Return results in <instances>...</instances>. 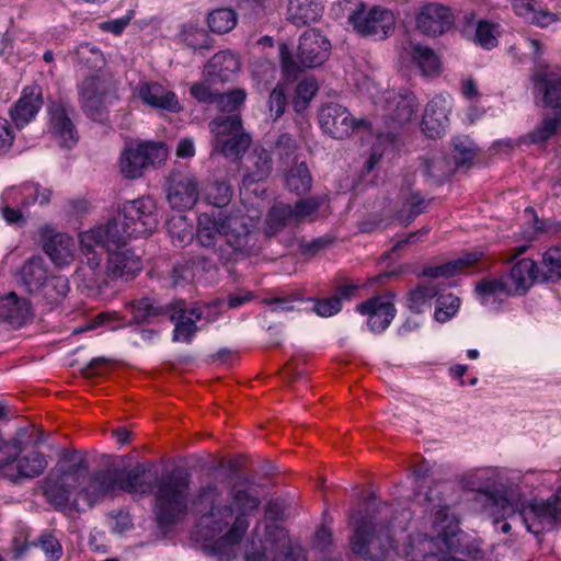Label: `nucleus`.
Instances as JSON below:
<instances>
[{"label": "nucleus", "instance_id": "nucleus-1", "mask_svg": "<svg viewBox=\"0 0 561 561\" xmlns=\"http://www.w3.org/2000/svg\"><path fill=\"white\" fill-rule=\"evenodd\" d=\"M196 238L203 248L211 251L197 261L207 272L217 270L218 264H230L237 256L248 255L252 249L247 217L226 215L222 210L217 215L202 213L198 216Z\"/></svg>", "mask_w": 561, "mask_h": 561}, {"label": "nucleus", "instance_id": "nucleus-2", "mask_svg": "<svg viewBox=\"0 0 561 561\" xmlns=\"http://www.w3.org/2000/svg\"><path fill=\"white\" fill-rule=\"evenodd\" d=\"M533 53L534 67L530 81L537 105L554 111L552 117H545L536 129L528 134L531 144H542L550 139L561 125V69L541 58L542 45L538 39H528Z\"/></svg>", "mask_w": 561, "mask_h": 561}, {"label": "nucleus", "instance_id": "nucleus-3", "mask_svg": "<svg viewBox=\"0 0 561 561\" xmlns=\"http://www.w3.org/2000/svg\"><path fill=\"white\" fill-rule=\"evenodd\" d=\"M190 484V476L181 469L158 479L153 513L159 528L172 527L186 515Z\"/></svg>", "mask_w": 561, "mask_h": 561}, {"label": "nucleus", "instance_id": "nucleus-4", "mask_svg": "<svg viewBox=\"0 0 561 561\" xmlns=\"http://www.w3.org/2000/svg\"><path fill=\"white\" fill-rule=\"evenodd\" d=\"M61 460L67 465L57 463L43 481V494L57 510L67 507L89 471L87 458L77 451L64 450Z\"/></svg>", "mask_w": 561, "mask_h": 561}, {"label": "nucleus", "instance_id": "nucleus-5", "mask_svg": "<svg viewBox=\"0 0 561 561\" xmlns=\"http://www.w3.org/2000/svg\"><path fill=\"white\" fill-rule=\"evenodd\" d=\"M465 483L474 492L473 501L485 515L505 517L514 514L515 504L508 499L507 486L495 470L478 469L466 478Z\"/></svg>", "mask_w": 561, "mask_h": 561}, {"label": "nucleus", "instance_id": "nucleus-6", "mask_svg": "<svg viewBox=\"0 0 561 561\" xmlns=\"http://www.w3.org/2000/svg\"><path fill=\"white\" fill-rule=\"evenodd\" d=\"M560 492L561 486L557 488L553 500H531L522 503L519 507L515 505V512L510 516H490L493 518L495 529L502 534H508L512 526L506 522L507 518L520 522L529 533L536 536L553 529L561 516L558 503Z\"/></svg>", "mask_w": 561, "mask_h": 561}, {"label": "nucleus", "instance_id": "nucleus-7", "mask_svg": "<svg viewBox=\"0 0 561 561\" xmlns=\"http://www.w3.org/2000/svg\"><path fill=\"white\" fill-rule=\"evenodd\" d=\"M330 50V41L316 28H310L300 36L297 51L298 61L295 60L286 45H280L279 56L284 78L287 81H295L304 68L321 66L328 59Z\"/></svg>", "mask_w": 561, "mask_h": 561}, {"label": "nucleus", "instance_id": "nucleus-8", "mask_svg": "<svg viewBox=\"0 0 561 561\" xmlns=\"http://www.w3.org/2000/svg\"><path fill=\"white\" fill-rule=\"evenodd\" d=\"M396 540L390 526L376 524L373 516L365 515L356 520L351 538L353 553L368 561H385L396 553Z\"/></svg>", "mask_w": 561, "mask_h": 561}, {"label": "nucleus", "instance_id": "nucleus-9", "mask_svg": "<svg viewBox=\"0 0 561 561\" xmlns=\"http://www.w3.org/2000/svg\"><path fill=\"white\" fill-rule=\"evenodd\" d=\"M508 279L515 295H524L535 280L558 282L561 279V248L556 245L546 251L540 265L522 259L511 267Z\"/></svg>", "mask_w": 561, "mask_h": 561}, {"label": "nucleus", "instance_id": "nucleus-10", "mask_svg": "<svg viewBox=\"0 0 561 561\" xmlns=\"http://www.w3.org/2000/svg\"><path fill=\"white\" fill-rule=\"evenodd\" d=\"M229 499V504H231L233 510H237V515L236 517L233 516L230 526L224 531V535L211 546V550L215 554H222L220 550L222 546L232 547L242 541L250 526L248 516L255 512L261 505V499L256 494L242 488L239 483L231 485Z\"/></svg>", "mask_w": 561, "mask_h": 561}, {"label": "nucleus", "instance_id": "nucleus-11", "mask_svg": "<svg viewBox=\"0 0 561 561\" xmlns=\"http://www.w3.org/2000/svg\"><path fill=\"white\" fill-rule=\"evenodd\" d=\"M21 283L31 295H41L49 300L67 296L69 283L65 276L49 274L42 256L30 257L22 266Z\"/></svg>", "mask_w": 561, "mask_h": 561}, {"label": "nucleus", "instance_id": "nucleus-12", "mask_svg": "<svg viewBox=\"0 0 561 561\" xmlns=\"http://www.w3.org/2000/svg\"><path fill=\"white\" fill-rule=\"evenodd\" d=\"M168 156L164 144L140 141L127 144L119 157V170L125 179L137 180L150 168L162 163Z\"/></svg>", "mask_w": 561, "mask_h": 561}, {"label": "nucleus", "instance_id": "nucleus-13", "mask_svg": "<svg viewBox=\"0 0 561 561\" xmlns=\"http://www.w3.org/2000/svg\"><path fill=\"white\" fill-rule=\"evenodd\" d=\"M222 489L214 482L202 485L192 504L202 514V518L211 520V536L222 534L230 526L234 512L231 504H222Z\"/></svg>", "mask_w": 561, "mask_h": 561}, {"label": "nucleus", "instance_id": "nucleus-14", "mask_svg": "<svg viewBox=\"0 0 561 561\" xmlns=\"http://www.w3.org/2000/svg\"><path fill=\"white\" fill-rule=\"evenodd\" d=\"M322 203V197L311 196L300 198L294 205L286 203L273 205L266 219L267 234H275L290 224L298 225L307 220L313 221Z\"/></svg>", "mask_w": 561, "mask_h": 561}, {"label": "nucleus", "instance_id": "nucleus-15", "mask_svg": "<svg viewBox=\"0 0 561 561\" xmlns=\"http://www.w3.org/2000/svg\"><path fill=\"white\" fill-rule=\"evenodd\" d=\"M348 22L358 34L379 41L387 38L394 27V18L389 10L367 9L363 2L350 14Z\"/></svg>", "mask_w": 561, "mask_h": 561}, {"label": "nucleus", "instance_id": "nucleus-16", "mask_svg": "<svg viewBox=\"0 0 561 561\" xmlns=\"http://www.w3.org/2000/svg\"><path fill=\"white\" fill-rule=\"evenodd\" d=\"M118 211L135 238L151 234L159 225L157 204L150 196L126 201L118 207Z\"/></svg>", "mask_w": 561, "mask_h": 561}, {"label": "nucleus", "instance_id": "nucleus-17", "mask_svg": "<svg viewBox=\"0 0 561 561\" xmlns=\"http://www.w3.org/2000/svg\"><path fill=\"white\" fill-rule=\"evenodd\" d=\"M319 124L322 130L334 139H345L354 131L369 126L367 121L353 118L345 106L333 102L321 107Z\"/></svg>", "mask_w": 561, "mask_h": 561}, {"label": "nucleus", "instance_id": "nucleus-18", "mask_svg": "<svg viewBox=\"0 0 561 561\" xmlns=\"http://www.w3.org/2000/svg\"><path fill=\"white\" fill-rule=\"evenodd\" d=\"M393 295H376L356 306V311L367 317V327L370 332L380 334L385 332L397 314Z\"/></svg>", "mask_w": 561, "mask_h": 561}, {"label": "nucleus", "instance_id": "nucleus-19", "mask_svg": "<svg viewBox=\"0 0 561 561\" xmlns=\"http://www.w3.org/2000/svg\"><path fill=\"white\" fill-rule=\"evenodd\" d=\"M130 238H135V236L125 225L119 213L117 217L108 219L104 226L84 231L85 242L94 241L100 249H106L107 253L125 247Z\"/></svg>", "mask_w": 561, "mask_h": 561}, {"label": "nucleus", "instance_id": "nucleus-20", "mask_svg": "<svg viewBox=\"0 0 561 561\" xmlns=\"http://www.w3.org/2000/svg\"><path fill=\"white\" fill-rule=\"evenodd\" d=\"M461 34L484 50H492L499 45L502 34L501 25L486 19H477L474 11L463 13Z\"/></svg>", "mask_w": 561, "mask_h": 561}, {"label": "nucleus", "instance_id": "nucleus-21", "mask_svg": "<svg viewBox=\"0 0 561 561\" xmlns=\"http://www.w3.org/2000/svg\"><path fill=\"white\" fill-rule=\"evenodd\" d=\"M198 184L192 174L183 172L171 174L167 198L173 209H191L198 201Z\"/></svg>", "mask_w": 561, "mask_h": 561}, {"label": "nucleus", "instance_id": "nucleus-22", "mask_svg": "<svg viewBox=\"0 0 561 561\" xmlns=\"http://www.w3.org/2000/svg\"><path fill=\"white\" fill-rule=\"evenodd\" d=\"M454 22L455 18L451 10L440 3L425 4L416 15L417 30L422 34L433 37L447 32Z\"/></svg>", "mask_w": 561, "mask_h": 561}, {"label": "nucleus", "instance_id": "nucleus-23", "mask_svg": "<svg viewBox=\"0 0 561 561\" xmlns=\"http://www.w3.org/2000/svg\"><path fill=\"white\" fill-rule=\"evenodd\" d=\"M119 468L106 467L94 471L88 483L80 489L79 495L83 496L92 506L104 496L118 490Z\"/></svg>", "mask_w": 561, "mask_h": 561}, {"label": "nucleus", "instance_id": "nucleus-24", "mask_svg": "<svg viewBox=\"0 0 561 561\" xmlns=\"http://www.w3.org/2000/svg\"><path fill=\"white\" fill-rule=\"evenodd\" d=\"M79 94L87 116L93 121H101L104 116L106 95L105 84L101 77L99 75L88 76L80 85Z\"/></svg>", "mask_w": 561, "mask_h": 561}, {"label": "nucleus", "instance_id": "nucleus-25", "mask_svg": "<svg viewBox=\"0 0 561 561\" xmlns=\"http://www.w3.org/2000/svg\"><path fill=\"white\" fill-rule=\"evenodd\" d=\"M449 102L443 95L434 96L425 106L422 118V131L428 138H438L449 125Z\"/></svg>", "mask_w": 561, "mask_h": 561}, {"label": "nucleus", "instance_id": "nucleus-26", "mask_svg": "<svg viewBox=\"0 0 561 561\" xmlns=\"http://www.w3.org/2000/svg\"><path fill=\"white\" fill-rule=\"evenodd\" d=\"M43 105L42 90L38 85L25 87L20 99L10 110L15 127L22 129L33 121Z\"/></svg>", "mask_w": 561, "mask_h": 561}, {"label": "nucleus", "instance_id": "nucleus-27", "mask_svg": "<svg viewBox=\"0 0 561 561\" xmlns=\"http://www.w3.org/2000/svg\"><path fill=\"white\" fill-rule=\"evenodd\" d=\"M84 240V232L80 234L81 252L85 257L84 278L88 286L102 289L107 285L106 271L102 268L103 254L106 249H100L94 241Z\"/></svg>", "mask_w": 561, "mask_h": 561}, {"label": "nucleus", "instance_id": "nucleus-28", "mask_svg": "<svg viewBox=\"0 0 561 561\" xmlns=\"http://www.w3.org/2000/svg\"><path fill=\"white\" fill-rule=\"evenodd\" d=\"M43 250L57 266L68 265L73 259V240L65 233H53L49 226L41 229Z\"/></svg>", "mask_w": 561, "mask_h": 561}, {"label": "nucleus", "instance_id": "nucleus-29", "mask_svg": "<svg viewBox=\"0 0 561 561\" xmlns=\"http://www.w3.org/2000/svg\"><path fill=\"white\" fill-rule=\"evenodd\" d=\"M49 128L60 145L71 148L78 141V131L69 117L66 106L60 102H53L48 106Z\"/></svg>", "mask_w": 561, "mask_h": 561}, {"label": "nucleus", "instance_id": "nucleus-30", "mask_svg": "<svg viewBox=\"0 0 561 561\" xmlns=\"http://www.w3.org/2000/svg\"><path fill=\"white\" fill-rule=\"evenodd\" d=\"M142 268L140 257L130 249L107 253L106 275L112 278H133Z\"/></svg>", "mask_w": 561, "mask_h": 561}, {"label": "nucleus", "instance_id": "nucleus-31", "mask_svg": "<svg viewBox=\"0 0 561 561\" xmlns=\"http://www.w3.org/2000/svg\"><path fill=\"white\" fill-rule=\"evenodd\" d=\"M33 317L30 300L20 298L13 291L0 300V319L14 328H20Z\"/></svg>", "mask_w": 561, "mask_h": 561}, {"label": "nucleus", "instance_id": "nucleus-32", "mask_svg": "<svg viewBox=\"0 0 561 561\" xmlns=\"http://www.w3.org/2000/svg\"><path fill=\"white\" fill-rule=\"evenodd\" d=\"M141 101L154 108L179 113L182 108L174 92L165 90L159 83H144L139 89Z\"/></svg>", "mask_w": 561, "mask_h": 561}, {"label": "nucleus", "instance_id": "nucleus-33", "mask_svg": "<svg viewBox=\"0 0 561 561\" xmlns=\"http://www.w3.org/2000/svg\"><path fill=\"white\" fill-rule=\"evenodd\" d=\"M168 317L174 323L172 341L191 344L199 328L194 323V319L187 316L185 302L172 304Z\"/></svg>", "mask_w": 561, "mask_h": 561}, {"label": "nucleus", "instance_id": "nucleus-34", "mask_svg": "<svg viewBox=\"0 0 561 561\" xmlns=\"http://www.w3.org/2000/svg\"><path fill=\"white\" fill-rule=\"evenodd\" d=\"M147 468L144 463H136L125 470L119 468L118 490L129 494H149L154 489V482L146 480Z\"/></svg>", "mask_w": 561, "mask_h": 561}, {"label": "nucleus", "instance_id": "nucleus-35", "mask_svg": "<svg viewBox=\"0 0 561 561\" xmlns=\"http://www.w3.org/2000/svg\"><path fill=\"white\" fill-rule=\"evenodd\" d=\"M419 108V102L413 92L405 91L387 100V112L391 121L399 125L409 123Z\"/></svg>", "mask_w": 561, "mask_h": 561}, {"label": "nucleus", "instance_id": "nucleus-36", "mask_svg": "<svg viewBox=\"0 0 561 561\" xmlns=\"http://www.w3.org/2000/svg\"><path fill=\"white\" fill-rule=\"evenodd\" d=\"M323 5L320 0H289L287 20L296 26H304L320 20Z\"/></svg>", "mask_w": 561, "mask_h": 561}, {"label": "nucleus", "instance_id": "nucleus-37", "mask_svg": "<svg viewBox=\"0 0 561 561\" xmlns=\"http://www.w3.org/2000/svg\"><path fill=\"white\" fill-rule=\"evenodd\" d=\"M252 138L248 133L234 136L213 138L211 152L219 153L229 160L240 159L249 149Z\"/></svg>", "mask_w": 561, "mask_h": 561}, {"label": "nucleus", "instance_id": "nucleus-38", "mask_svg": "<svg viewBox=\"0 0 561 561\" xmlns=\"http://www.w3.org/2000/svg\"><path fill=\"white\" fill-rule=\"evenodd\" d=\"M172 304L161 305L150 297H142L129 302L128 307L133 314V322L137 324L151 323L161 316H168Z\"/></svg>", "mask_w": 561, "mask_h": 561}, {"label": "nucleus", "instance_id": "nucleus-39", "mask_svg": "<svg viewBox=\"0 0 561 561\" xmlns=\"http://www.w3.org/2000/svg\"><path fill=\"white\" fill-rule=\"evenodd\" d=\"M512 5L515 13L530 24L547 27L558 21L556 13L543 9L535 0H513Z\"/></svg>", "mask_w": 561, "mask_h": 561}, {"label": "nucleus", "instance_id": "nucleus-40", "mask_svg": "<svg viewBox=\"0 0 561 561\" xmlns=\"http://www.w3.org/2000/svg\"><path fill=\"white\" fill-rule=\"evenodd\" d=\"M422 172L428 182L440 185L451 176L454 170L444 154L433 152L422 158Z\"/></svg>", "mask_w": 561, "mask_h": 561}, {"label": "nucleus", "instance_id": "nucleus-41", "mask_svg": "<svg viewBox=\"0 0 561 561\" xmlns=\"http://www.w3.org/2000/svg\"><path fill=\"white\" fill-rule=\"evenodd\" d=\"M207 71L211 77L221 82L230 79V76L240 68L238 58L229 50L216 53L207 62Z\"/></svg>", "mask_w": 561, "mask_h": 561}, {"label": "nucleus", "instance_id": "nucleus-42", "mask_svg": "<svg viewBox=\"0 0 561 561\" xmlns=\"http://www.w3.org/2000/svg\"><path fill=\"white\" fill-rule=\"evenodd\" d=\"M236 5L243 22L256 24L273 12L274 0H237Z\"/></svg>", "mask_w": 561, "mask_h": 561}, {"label": "nucleus", "instance_id": "nucleus-43", "mask_svg": "<svg viewBox=\"0 0 561 561\" xmlns=\"http://www.w3.org/2000/svg\"><path fill=\"white\" fill-rule=\"evenodd\" d=\"M428 203L430 201H426L420 192H411L403 197L402 207L396 213V219L403 227H408L425 211Z\"/></svg>", "mask_w": 561, "mask_h": 561}, {"label": "nucleus", "instance_id": "nucleus-44", "mask_svg": "<svg viewBox=\"0 0 561 561\" xmlns=\"http://www.w3.org/2000/svg\"><path fill=\"white\" fill-rule=\"evenodd\" d=\"M76 56L78 66L92 71V75H98L106 65L102 50L91 43L79 44Z\"/></svg>", "mask_w": 561, "mask_h": 561}, {"label": "nucleus", "instance_id": "nucleus-45", "mask_svg": "<svg viewBox=\"0 0 561 561\" xmlns=\"http://www.w3.org/2000/svg\"><path fill=\"white\" fill-rule=\"evenodd\" d=\"M410 54L413 62L423 76H433L439 71V59L435 51L422 44H410Z\"/></svg>", "mask_w": 561, "mask_h": 561}, {"label": "nucleus", "instance_id": "nucleus-46", "mask_svg": "<svg viewBox=\"0 0 561 561\" xmlns=\"http://www.w3.org/2000/svg\"><path fill=\"white\" fill-rule=\"evenodd\" d=\"M439 293L436 285L432 283L417 285L410 290L407 297L408 309L415 314L424 312L425 308L431 307V301Z\"/></svg>", "mask_w": 561, "mask_h": 561}, {"label": "nucleus", "instance_id": "nucleus-47", "mask_svg": "<svg viewBox=\"0 0 561 561\" xmlns=\"http://www.w3.org/2000/svg\"><path fill=\"white\" fill-rule=\"evenodd\" d=\"M46 456L33 450L24 456L18 457L16 469L19 479H32L41 476L47 468Z\"/></svg>", "mask_w": 561, "mask_h": 561}, {"label": "nucleus", "instance_id": "nucleus-48", "mask_svg": "<svg viewBox=\"0 0 561 561\" xmlns=\"http://www.w3.org/2000/svg\"><path fill=\"white\" fill-rule=\"evenodd\" d=\"M208 127L214 138L245 133L240 113L218 115L209 122Z\"/></svg>", "mask_w": 561, "mask_h": 561}, {"label": "nucleus", "instance_id": "nucleus-49", "mask_svg": "<svg viewBox=\"0 0 561 561\" xmlns=\"http://www.w3.org/2000/svg\"><path fill=\"white\" fill-rule=\"evenodd\" d=\"M511 293L507 282L502 278H484L476 285V294L484 306L495 302L500 296Z\"/></svg>", "mask_w": 561, "mask_h": 561}, {"label": "nucleus", "instance_id": "nucleus-50", "mask_svg": "<svg viewBox=\"0 0 561 561\" xmlns=\"http://www.w3.org/2000/svg\"><path fill=\"white\" fill-rule=\"evenodd\" d=\"M252 167L244 175V181L249 184L265 180L272 172L273 163L270 152L265 149H255L250 157Z\"/></svg>", "mask_w": 561, "mask_h": 561}, {"label": "nucleus", "instance_id": "nucleus-51", "mask_svg": "<svg viewBox=\"0 0 561 561\" xmlns=\"http://www.w3.org/2000/svg\"><path fill=\"white\" fill-rule=\"evenodd\" d=\"M238 22V12L231 8H219L208 13L207 23L211 32L226 34L232 31Z\"/></svg>", "mask_w": 561, "mask_h": 561}, {"label": "nucleus", "instance_id": "nucleus-52", "mask_svg": "<svg viewBox=\"0 0 561 561\" xmlns=\"http://www.w3.org/2000/svg\"><path fill=\"white\" fill-rule=\"evenodd\" d=\"M30 190H34L32 182L7 187L0 195V204L18 208H28L34 205V199H31Z\"/></svg>", "mask_w": 561, "mask_h": 561}, {"label": "nucleus", "instance_id": "nucleus-53", "mask_svg": "<svg viewBox=\"0 0 561 561\" xmlns=\"http://www.w3.org/2000/svg\"><path fill=\"white\" fill-rule=\"evenodd\" d=\"M479 148L467 136L453 138V157L457 168L469 167L478 154Z\"/></svg>", "mask_w": 561, "mask_h": 561}, {"label": "nucleus", "instance_id": "nucleus-54", "mask_svg": "<svg viewBox=\"0 0 561 561\" xmlns=\"http://www.w3.org/2000/svg\"><path fill=\"white\" fill-rule=\"evenodd\" d=\"M312 178L305 162L297 164L288 171L286 176L287 188L297 195H304L311 190Z\"/></svg>", "mask_w": 561, "mask_h": 561}, {"label": "nucleus", "instance_id": "nucleus-55", "mask_svg": "<svg viewBox=\"0 0 561 561\" xmlns=\"http://www.w3.org/2000/svg\"><path fill=\"white\" fill-rule=\"evenodd\" d=\"M318 91V83L313 78H306L295 89L293 108L296 113H302L310 104Z\"/></svg>", "mask_w": 561, "mask_h": 561}, {"label": "nucleus", "instance_id": "nucleus-56", "mask_svg": "<svg viewBox=\"0 0 561 561\" xmlns=\"http://www.w3.org/2000/svg\"><path fill=\"white\" fill-rule=\"evenodd\" d=\"M460 307V299L453 295H437L434 317L437 322L445 323L450 320Z\"/></svg>", "mask_w": 561, "mask_h": 561}, {"label": "nucleus", "instance_id": "nucleus-57", "mask_svg": "<svg viewBox=\"0 0 561 561\" xmlns=\"http://www.w3.org/2000/svg\"><path fill=\"white\" fill-rule=\"evenodd\" d=\"M11 440L18 447V453L21 454L27 447H36L42 444L44 442V434L32 425L20 428Z\"/></svg>", "mask_w": 561, "mask_h": 561}, {"label": "nucleus", "instance_id": "nucleus-58", "mask_svg": "<svg viewBox=\"0 0 561 561\" xmlns=\"http://www.w3.org/2000/svg\"><path fill=\"white\" fill-rule=\"evenodd\" d=\"M247 92L243 89H234L226 93H218L216 104L219 110L228 114L239 113L244 104Z\"/></svg>", "mask_w": 561, "mask_h": 561}, {"label": "nucleus", "instance_id": "nucleus-59", "mask_svg": "<svg viewBox=\"0 0 561 561\" xmlns=\"http://www.w3.org/2000/svg\"><path fill=\"white\" fill-rule=\"evenodd\" d=\"M233 195L232 186L226 181L215 182L207 193V201L217 208L229 205Z\"/></svg>", "mask_w": 561, "mask_h": 561}, {"label": "nucleus", "instance_id": "nucleus-60", "mask_svg": "<svg viewBox=\"0 0 561 561\" xmlns=\"http://www.w3.org/2000/svg\"><path fill=\"white\" fill-rule=\"evenodd\" d=\"M169 234L175 247L190 244L194 237L193 228L183 218H180L170 226Z\"/></svg>", "mask_w": 561, "mask_h": 561}, {"label": "nucleus", "instance_id": "nucleus-61", "mask_svg": "<svg viewBox=\"0 0 561 561\" xmlns=\"http://www.w3.org/2000/svg\"><path fill=\"white\" fill-rule=\"evenodd\" d=\"M297 141L288 133H282L275 140L274 151L279 160L286 162L297 150Z\"/></svg>", "mask_w": 561, "mask_h": 561}, {"label": "nucleus", "instance_id": "nucleus-62", "mask_svg": "<svg viewBox=\"0 0 561 561\" xmlns=\"http://www.w3.org/2000/svg\"><path fill=\"white\" fill-rule=\"evenodd\" d=\"M334 241V238H332L329 234L321 236L318 238H314L310 241L301 240L299 242V251L305 256H314L320 251L327 249L329 245H331Z\"/></svg>", "mask_w": 561, "mask_h": 561}, {"label": "nucleus", "instance_id": "nucleus-63", "mask_svg": "<svg viewBox=\"0 0 561 561\" xmlns=\"http://www.w3.org/2000/svg\"><path fill=\"white\" fill-rule=\"evenodd\" d=\"M286 106L287 98L285 91L278 84L271 91L268 98V108L274 119L279 118L284 114Z\"/></svg>", "mask_w": 561, "mask_h": 561}, {"label": "nucleus", "instance_id": "nucleus-64", "mask_svg": "<svg viewBox=\"0 0 561 561\" xmlns=\"http://www.w3.org/2000/svg\"><path fill=\"white\" fill-rule=\"evenodd\" d=\"M35 546L41 547L45 554L51 560H58L62 554V548L59 541L51 534H43L38 537Z\"/></svg>", "mask_w": 561, "mask_h": 561}]
</instances>
